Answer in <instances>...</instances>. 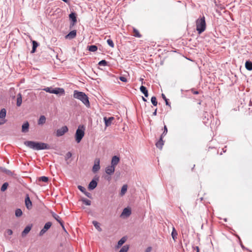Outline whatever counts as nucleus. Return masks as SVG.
Wrapping results in <instances>:
<instances>
[{
	"label": "nucleus",
	"instance_id": "nucleus-5",
	"mask_svg": "<svg viewBox=\"0 0 252 252\" xmlns=\"http://www.w3.org/2000/svg\"><path fill=\"white\" fill-rule=\"evenodd\" d=\"M68 130V127L66 126H63L57 130L56 132V135L57 137H60L63 135Z\"/></svg>",
	"mask_w": 252,
	"mask_h": 252
},
{
	"label": "nucleus",
	"instance_id": "nucleus-41",
	"mask_svg": "<svg viewBox=\"0 0 252 252\" xmlns=\"http://www.w3.org/2000/svg\"><path fill=\"white\" fill-rule=\"evenodd\" d=\"M100 65L106 66L107 65V62L105 60H102L98 63Z\"/></svg>",
	"mask_w": 252,
	"mask_h": 252
},
{
	"label": "nucleus",
	"instance_id": "nucleus-14",
	"mask_svg": "<svg viewBox=\"0 0 252 252\" xmlns=\"http://www.w3.org/2000/svg\"><path fill=\"white\" fill-rule=\"evenodd\" d=\"M131 214V210L130 208H126L123 210V211L121 214V216L128 217Z\"/></svg>",
	"mask_w": 252,
	"mask_h": 252
},
{
	"label": "nucleus",
	"instance_id": "nucleus-8",
	"mask_svg": "<svg viewBox=\"0 0 252 252\" xmlns=\"http://www.w3.org/2000/svg\"><path fill=\"white\" fill-rule=\"evenodd\" d=\"M52 223L51 222H48L45 223L43 228L40 231L39 235H43L51 226Z\"/></svg>",
	"mask_w": 252,
	"mask_h": 252
},
{
	"label": "nucleus",
	"instance_id": "nucleus-19",
	"mask_svg": "<svg viewBox=\"0 0 252 252\" xmlns=\"http://www.w3.org/2000/svg\"><path fill=\"white\" fill-rule=\"evenodd\" d=\"M32 228V225H28L27 226L24 230L22 232V236L23 237L26 236L27 234L29 233V232L30 231Z\"/></svg>",
	"mask_w": 252,
	"mask_h": 252
},
{
	"label": "nucleus",
	"instance_id": "nucleus-13",
	"mask_svg": "<svg viewBox=\"0 0 252 252\" xmlns=\"http://www.w3.org/2000/svg\"><path fill=\"white\" fill-rule=\"evenodd\" d=\"M115 167L114 166L110 165L106 167L105 169L106 173L108 175L112 174L115 171Z\"/></svg>",
	"mask_w": 252,
	"mask_h": 252
},
{
	"label": "nucleus",
	"instance_id": "nucleus-37",
	"mask_svg": "<svg viewBox=\"0 0 252 252\" xmlns=\"http://www.w3.org/2000/svg\"><path fill=\"white\" fill-rule=\"evenodd\" d=\"M151 102H152V104L154 106H157V104H158V102H157V98L155 96H152V98H151Z\"/></svg>",
	"mask_w": 252,
	"mask_h": 252
},
{
	"label": "nucleus",
	"instance_id": "nucleus-25",
	"mask_svg": "<svg viewBox=\"0 0 252 252\" xmlns=\"http://www.w3.org/2000/svg\"><path fill=\"white\" fill-rule=\"evenodd\" d=\"M22 95L21 94H18L17 97L16 104H17V106H20L22 104Z\"/></svg>",
	"mask_w": 252,
	"mask_h": 252
},
{
	"label": "nucleus",
	"instance_id": "nucleus-6",
	"mask_svg": "<svg viewBox=\"0 0 252 252\" xmlns=\"http://www.w3.org/2000/svg\"><path fill=\"white\" fill-rule=\"evenodd\" d=\"M6 111L5 109L3 108L0 111V119L1 120L0 121V125H3L6 122V120L4 119L6 116Z\"/></svg>",
	"mask_w": 252,
	"mask_h": 252
},
{
	"label": "nucleus",
	"instance_id": "nucleus-11",
	"mask_svg": "<svg viewBox=\"0 0 252 252\" xmlns=\"http://www.w3.org/2000/svg\"><path fill=\"white\" fill-rule=\"evenodd\" d=\"M76 36V31L73 30L69 32L65 36V38L66 39H71L74 38Z\"/></svg>",
	"mask_w": 252,
	"mask_h": 252
},
{
	"label": "nucleus",
	"instance_id": "nucleus-28",
	"mask_svg": "<svg viewBox=\"0 0 252 252\" xmlns=\"http://www.w3.org/2000/svg\"><path fill=\"white\" fill-rule=\"evenodd\" d=\"M126 237H123L119 241L118 243V245L117 246V248H120L121 246H122L126 241Z\"/></svg>",
	"mask_w": 252,
	"mask_h": 252
},
{
	"label": "nucleus",
	"instance_id": "nucleus-22",
	"mask_svg": "<svg viewBox=\"0 0 252 252\" xmlns=\"http://www.w3.org/2000/svg\"><path fill=\"white\" fill-rule=\"evenodd\" d=\"M140 90L144 94L145 97L148 96V92L145 87L141 86L140 88Z\"/></svg>",
	"mask_w": 252,
	"mask_h": 252
},
{
	"label": "nucleus",
	"instance_id": "nucleus-55",
	"mask_svg": "<svg viewBox=\"0 0 252 252\" xmlns=\"http://www.w3.org/2000/svg\"><path fill=\"white\" fill-rule=\"evenodd\" d=\"M140 81L142 82V84H143V78H140Z\"/></svg>",
	"mask_w": 252,
	"mask_h": 252
},
{
	"label": "nucleus",
	"instance_id": "nucleus-15",
	"mask_svg": "<svg viewBox=\"0 0 252 252\" xmlns=\"http://www.w3.org/2000/svg\"><path fill=\"white\" fill-rule=\"evenodd\" d=\"M97 182L94 180H93L89 184L88 188L90 190L94 189L97 186Z\"/></svg>",
	"mask_w": 252,
	"mask_h": 252
},
{
	"label": "nucleus",
	"instance_id": "nucleus-36",
	"mask_svg": "<svg viewBox=\"0 0 252 252\" xmlns=\"http://www.w3.org/2000/svg\"><path fill=\"white\" fill-rule=\"evenodd\" d=\"M48 178L45 176H42L39 178V181H42L45 183H47L48 181Z\"/></svg>",
	"mask_w": 252,
	"mask_h": 252
},
{
	"label": "nucleus",
	"instance_id": "nucleus-48",
	"mask_svg": "<svg viewBox=\"0 0 252 252\" xmlns=\"http://www.w3.org/2000/svg\"><path fill=\"white\" fill-rule=\"evenodd\" d=\"M192 93L194 94H199V92L198 91H193V90H192L191 91Z\"/></svg>",
	"mask_w": 252,
	"mask_h": 252
},
{
	"label": "nucleus",
	"instance_id": "nucleus-54",
	"mask_svg": "<svg viewBox=\"0 0 252 252\" xmlns=\"http://www.w3.org/2000/svg\"><path fill=\"white\" fill-rule=\"evenodd\" d=\"M215 5H216V6H218V2H217V1H215Z\"/></svg>",
	"mask_w": 252,
	"mask_h": 252
},
{
	"label": "nucleus",
	"instance_id": "nucleus-40",
	"mask_svg": "<svg viewBox=\"0 0 252 252\" xmlns=\"http://www.w3.org/2000/svg\"><path fill=\"white\" fill-rule=\"evenodd\" d=\"M82 201L84 204H85L87 205H90L91 204V201L87 199H83Z\"/></svg>",
	"mask_w": 252,
	"mask_h": 252
},
{
	"label": "nucleus",
	"instance_id": "nucleus-24",
	"mask_svg": "<svg viewBox=\"0 0 252 252\" xmlns=\"http://www.w3.org/2000/svg\"><path fill=\"white\" fill-rule=\"evenodd\" d=\"M178 233L176 230L175 228L173 227L172 228V231L171 233V236L173 239L175 241L177 239Z\"/></svg>",
	"mask_w": 252,
	"mask_h": 252
},
{
	"label": "nucleus",
	"instance_id": "nucleus-53",
	"mask_svg": "<svg viewBox=\"0 0 252 252\" xmlns=\"http://www.w3.org/2000/svg\"><path fill=\"white\" fill-rule=\"evenodd\" d=\"M142 99H143V101H147L146 99L145 98H144V97H143V96H142Z\"/></svg>",
	"mask_w": 252,
	"mask_h": 252
},
{
	"label": "nucleus",
	"instance_id": "nucleus-23",
	"mask_svg": "<svg viewBox=\"0 0 252 252\" xmlns=\"http://www.w3.org/2000/svg\"><path fill=\"white\" fill-rule=\"evenodd\" d=\"M46 120V117L42 115L40 117V118L38 121V124L39 125H43L45 123Z\"/></svg>",
	"mask_w": 252,
	"mask_h": 252
},
{
	"label": "nucleus",
	"instance_id": "nucleus-50",
	"mask_svg": "<svg viewBox=\"0 0 252 252\" xmlns=\"http://www.w3.org/2000/svg\"><path fill=\"white\" fill-rule=\"evenodd\" d=\"M194 249L196 251V252H200L199 251V248L198 246H196L195 248H194Z\"/></svg>",
	"mask_w": 252,
	"mask_h": 252
},
{
	"label": "nucleus",
	"instance_id": "nucleus-10",
	"mask_svg": "<svg viewBox=\"0 0 252 252\" xmlns=\"http://www.w3.org/2000/svg\"><path fill=\"white\" fill-rule=\"evenodd\" d=\"M69 17L72 22L70 23V26L73 27L77 22L75 13H71L69 14Z\"/></svg>",
	"mask_w": 252,
	"mask_h": 252
},
{
	"label": "nucleus",
	"instance_id": "nucleus-2",
	"mask_svg": "<svg viewBox=\"0 0 252 252\" xmlns=\"http://www.w3.org/2000/svg\"><path fill=\"white\" fill-rule=\"evenodd\" d=\"M73 97L81 100L87 107H90V102L87 95L83 92L74 91Z\"/></svg>",
	"mask_w": 252,
	"mask_h": 252
},
{
	"label": "nucleus",
	"instance_id": "nucleus-26",
	"mask_svg": "<svg viewBox=\"0 0 252 252\" xmlns=\"http://www.w3.org/2000/svg\"><path fill=\"white\" fill-rule=\"evenodd\" d=\"M133 35L135 37L140 38L141 37V34L140 33L138 30L136 29L133 28Z\"/></svg>",
	"mask_w": 252,
	"mask_h": 252
},
{
	"label": "nucleus",
	"instance_id": "nucleus-39",
	"mask_svg": "<svg viewBox=\"0 0 252 252\" xmlns=\"http://www.w3.org/2000/svg\"><path fill=\"white\" fill-rule=\"evenodd\" d=\"M167 131H168V130H167V126L165 125H164V130H163V133L161 135V137H164L165 135H166V134L167 133Z\"/></svg>",
	"mask_w": 252,
	"mask_h": 252
},
{
	"label": "nucleus",
	"instance_id": "nucleus-43",
	"mask_svg": "<svg viewBox=\"0 0 252 252\" xmlns=\"http://www.w3.org/2000/svg\"><path fill=\"white\" fill-rule=\"evenodd\" d=\"M53 89L52 88L50 87H47L43 89L44 91H46V92L52 93V90Z\"/></svg>",
	"mask_w": 252,
	"mask_h": 252
},
{
	"label": "nucleus",
	"instance_id": "nucleus-49",
	"mask_svg": "<svg viewBox=\"0 0 252 252\" xmlns=\"http://www.w3.org/2000/svg\"><path fill=\"white\" fill-rule=\"evenodd\" d=\"M71 153L70 152H68L66 154V156L68 158H70L71 157Z\"/></svg>",
	"mask_w": 252,
	"mask_h": 252
},
{
	"label": "nucleus",
	"instance_id": "nucleus-51",
	"mask_svg": "<svg viewBox=\"0 0 252 252\" xmlns=\"http://www.w3.org/2000/svg\"><path fill=\"white\" fill-rule=\"evenodd\" d=\"M157 109H156V110H155V111L153 112V115L154 116H156V115H157Z\"/></svg>",
	"mask_w": 252,
	"mask_h": 252
},
{
	"label": "nucleus",
	"instance_id": "nucleus-42",
	"mask_svg": "<svg viewBox=\"0 0 252 252\" xmlns=\"http://www.w3.org/2000/svg\"><path fill=\"white\" fill-rule=\"evenodd\" d=\"M161 95H162V97L165 101L166 105L170 106V104L168 101V99L166 98L165 95L163 94H162Z\"/></svg>",
	"mask_w": 252,
	"mask_h": 252
},
{
	"label": "nucleus",
	"instance_id": "nucleus-3",
	"mask_svg": "<svg viewBox=\"0 0 252 252\" xmlns=\"http://www.w3.org/2000/svg\"><path fill=\"white\" fill-rule=\"evenodd\" d=\"M196 30L199 33L203 32L206 29V22L205 17L198 18L196 21Z\"/></svg>",
	"mask_w": 252,
	"mask_h": 252
},
{
	"label": "nucleus",
	"instance_id": "nucleus-31",
	"mask_svg": "<svg viewBox=\"0 0 252 252\" xmlns=\"http://www.w3.org/2000/svg\"><path fill=\"white\" fill-rule=\"evenodd\" d=\"M93 224H94L95 228L97 229L98 231H101L102 229L100 227L99 223H98L96 221L94 220L93 221Z\"/></svg>",
	"mask_w": 252,
	"mask_h": 252
},
{
	"label": "nucleus",
	"instance_id": "nucleus-47",
	"mask_svg": "<svg viewBox=\"0 0 252 252\" xmlns=\"http://www.w3.org/2000/svg\"><path fill=\"white\" fill-rule=\"evenodd\" d=\"M152 251V248L149 247L147 248L145 252H151Z\"/></svg>",
	"mask_w": 252,
	"mask_h": 252
},
{
	"label": "nucleus",
	"instance_id": "nucleus-45",
	"mask_svg": "<svg viewBox=\"0 0 252 252\" xmlns=\"http://www.w3.org/2000/svg\"><path fill=\"white\" fill-rule=\"evenodd\" d=\"M120 80L124 82H127V79L126 77H124V76H121L120 77Z\"/></svg>",
	"mask_w": 252,
	"mask_h": 252
},
{
	"label": "nucleus",
	"instance_id": "nucleus-20",
	"mask_svg": "<svg viewBox=\"0 0 252 252\" xmlns=\"http://www.w3.org/2000/svg\"><path fill=\"white\" fill-rule=\"evenodd\" d=\"M64 93V90L62 88H58L52 90V94H59L60 93L63 94Z\"/></svg>",
	"mask_w": 252,
	"mask_h": 252
},
{
	"label": "nucleus",
	"instance_id": "nucleus-18",
	"mask_svg": "<svg viewBox=\"0 0 252 252\" xmlns=\"http://www.w3.org/2000/svg\"><path fill=\"white\" fill-rule=\"evenodd\" d=\"M52 216L53 218L60 223L62 227L64 229V227L63 224V221L62 220L61 218L58 215L55 213H53Z\"/></svg>",
	"mask_w": 252,
	"mask_h": 252
},
{
	"label": "nucleus",
	"instance_id": "nucleus-9",
	"mask_svg": "<svg viewBox=\"0 0 252 252\" xmlns=\"http://www.w3.org/2000/svg\"><path fill=\"white\" fill-rule=\"evenodd\" d=\"M25 202V205H26L27 208L29 210L31 209L32 208V201H31L30 198L29 197V196L28 194L26 196Z\"/></svg>",
	"mask_w": 252,
	"mask_h": 252
},
{
	"label": "nucleus",
	"instance_id": "nucleus-7",
	"mask_svg": "<svg viewBox=\"0 0 252 252\" xmlns=\"http://www.w3.org/2000/svg\"><path fill=\"white\" fill-rule=\"evenodd\" d=\"M100 160L99 158H95L94 160V164L93 167V171L94 173L96 172L97 171H98L100 169V165H99Z\"/></svg>",
	"mask_w": 252,
	"mask_h": 252
},
{
	"label": "nucleus",
	"instance_id": "nucleus-38",
	"mask_svg": "<svg viewBox=\"0 0 252 252\" xmlns=\"http://www.w3.org/2000/svg\"><path fill=\"white\" fill-rule=\"evenodd\" d=\"M107 42L111 47L113 48L114 47V44L113 43V41L111 39H108L107 40Z\"/></svg>",
	"mask_w": 252,
	"mask_h": 252
},
{
	"label": "nucleus",
	"instance_id": "nucleus-27",
	"mask_svg": "<svg viewBox=\"0 0 252 252\" xmlns=\"http://www.w3.org/2000/svg\"><path fill=\"white\" fill-rule=\"evenodd\" d=\"M245 67L248 70H252V62L249 61H246Z\"/></svg>",
	"mask_w": 252,
	"mask_h": 252
},
{
	"label": "nucleus",
	"instance_id": "nucleus-56",
	"mask_svg": "<svg viewBox=\"0 0 252 252\" xmlns=\"http://www.w3.org/2000/svg\"><path fill=\"white\" fill-rule=\"evenodd\" d=\"M220 8H221V9H223V8H224V6L220 7Z\"/></svg>",
	"mask_w": 252,
	"mask_h": 252
},
{
	"label": "nucleus",
	"instance_id": "nucleus-32",
	"mask_svg": "<svg viewBox=\"0 0 252 252\" xmlns=\"http://www.w3.org/2000/svg\"><path fill=\"white\" fill-rule=\"evenodd\" d=\"M23 214L22 211L20 209H17L15 211V216L17 217H21Z\"/></svg>",
	"mask_w": 252,
	"mask_h": 252
},
{
	"label": "nucleus",
	"instance_id": "nucleus-33",
	"mask_svg": "<svg viewBox=\"0 0 252 252\" xmlns=\"http://www.w3.org/2000/svg\"><path fill=\"white\" fill-rule=\"evenodd\" d=\"M129 249V246L128 245L124 246L119 252H127Z\"/></svg>",
	"mask_w": 252,
	"mask_h": 252
},
{
	"label": "nucleus",
	"instance_id": "nucleus-35",
	"mask_svg": "<svg viewBox=\"0 0 252 252\" xmlns=\"http://www.w3.org/2000/svg\"><path fill=\"white\" fill-rule=\"evenodd\" d=\"M8 186V184L7 183H4L2 187H1V191H4L5 190H6V189H7V187Z\"/></svg>",
	"mask_w": 252,
	"mask_h": 252
},
{
	"label": "nucleus",
	"instance_id": "nucleus-21",
	"mask_svg": "<svg viewBox=\"0 0 252 252\" xmlns=\"http://www.w3.org/2000/svg\"><path fill=\"white\" fill-rule=\"evenodd\" d=\"M29 127V123L28 122L25 123L22 125V132H26L28 131Z\"/></svg>",
	"mask_w": 252,
	"mask_h": 252
},
{
	"label": "nucleus",
	"instance_id": "nucleus-34",
	"mask_svg": "<svg viewBox=\"0 0 252 252\" xmlns=\"http://www.w3.org/2000/svg\"><path fill=\"white\" fill-rule=\"evenodd\" d=\"M89 50L91 52H95L97 50V47L95 45H91L89 46Z\"/></svg>",
	"mask_w": 252,
	"mask_h": 252
},
{
	"label": "nucleus",
	"instance_id": "nucleus-52",
	"mask_svg": "<svg viewBox=\"0 0 252 252\" xmlns=\"http://www.w3.org/2000/svg\"><path fill=\"white\" fill-rule=\"evenodd\" d=\"M84 193H85V194L87 196L89 197V195L90 194V193H89V192H86L85 191V192H84Z\"/></svg>",
	"mask_w": 252,
	"mask_h": 252
},
{
	"label": "nucleus",
	"instance_id": "nucleus-44",
	"mask_svg": "<svg viewBox=\"0 0 252 252\" xmlns=\"http://www.w3.org/2000/svg\"><path fill=\"white\" fill-rule=\"evenodd\" d=\"M78 188L79 189L83 192H85L86 189L81 186H78Z\"/></svg>",
	"mask_w": 252,
	"mask_h": 252
},
{
	"label": "nucleus",
	"instance_id": "nucleus-30",
	"mask_svg": "<svg viewBox=\"0 0 252 252\" xmlns=\"http://www.w3.org/2000/svg\"><path fill=\"white\" fill-rule=\"evenodd\" d=\"M127 186L126 185H124L123 186L122 189H121V193H120V194L121 196H123L126 193V192L127 191Z\"/></svg>",
	"mask_w": 252,
	"mask_h": 252
},
{
	"label": "nucleus",
	"instance_id": "nucleus-17",
	"mask_svg": "<svg viewBox=\"0 0 252 252\" xmlns=\"http://www.w3.org/2000/svg\"><path fill=\"white\" fill-rule=\"evenodd\" d=\"M163 137L160 136L159 140L156 143V147L159 149H161L163 145H164V141L163 140Z\"/></svg>",
	"mask_w": 252,
	"mask_h": 252
},
{
	"label": "nucleus",
	"instance_id": "nucleus-12",
	"mask_svg": "<svg viewBox=\"0 0 252 252\" xmlns=\"http://www.w3.org/2000/svg\"><path fill=\"white\" fill-rule=\"evenodd\" d=\"M120 161V158L117 156H114L113 157L112 160H111V165L114 166L115 167V166L119 163Z\"/></svg>",
	"mask_w": 252,
	"mask_h": 252
},
{
	"label": "nucleus",
	"instance_id": "nucleus-46",
	"mask_svg": "<svg viewBox=\"0 0 252 252\" xmlns=\"http://www.w3.org/2000/svg\"><path fill=\"white\" fill-rule=\"evenodd\" d=\"M6 233L8 235H11L12 234L13 232L11 229H7L6 231Z\"/></svg>",
	"mask_w": 252,
	"mask_h": 252
},
{
	"label": "nucleus",
	"instance_id": "nucleus-1",
	"mask_svg": "<svg viewBox=\"0 0 252 252\" xmlns=\"http://www.w3.org/2000/svg\"><path fill=\"white\" fill-rule=\"evenodd\" d=\"M25 145L29 148L35 150H40L49 149V146L44 143L27 141L24 143Z\"/></svg>",
	"mask_w": 252,
	"mask_h": 252
},
{
	"label": "nucleus",
	"instance_id": "nucleus-29",
	"mask_svg": "<svg viewBox=\"0 0 252 252\" xmlns=\"http://www.w3.org/2000/svg\"><path fill=\"white\" fill-rule=\"evenodd\" d=\"M32 49L31 51V53H33L35 52L36 48L38 46V44L37 43V42L36 41H35L34 40H33L32 41Z\"/></svg>",
	"mask_w": 252,
	"mask_h": 252
},
{
	"label": "nucleus",
	"instance_id": "nucleus-16",
	"mask_svg": "<svg viewBox=\"0 0 252 252\" xmlns=\"http://www.w3.org/2000/svg\"><path fill=\"white\" fill-rule=\"evenodd\" d=\"M114 119V117H111L109 118H107L106 117L104 118V121L105 122V124L106 126H108L111 125L112 123V121Z\"/></svg>",
	"mask_w": 252,
	"mask_h": 252
},
{
	"label": "nucleus",
	"instance_id": "nucleus-4",
	"mask_svg": "<svg viewBox=\"0 0 252 252\" xmlns=\"http://www.w3.org/2000/svg\"><path fill=\"white\" fill-rule=\"evenodd\" d=\"M84 130L85 128L83 126H79L76 131L75 137L76 141L78 143L80 142L84 136Z\"/></svg>",
	"mask_w": 252,
	"mask_h": 252
}]
</instances>
